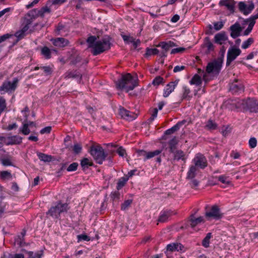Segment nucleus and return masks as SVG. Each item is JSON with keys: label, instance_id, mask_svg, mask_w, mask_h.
Listing matches in <instances>:
<instances>
[{"label": "nucleus", "instance_id": "nucleus-13", "mask_svg": "<svg viewBox=\"0 0 258 258\" xmlns=\"http://www.w3.org/2000/svg\"><path fill=\"white\" fill-rule=\"evenodd\" d=\"M230 30L231 31L230 36L233 38H236L240 35L242 28L240 27V24L236 22L230 26Z\"/></svg>", "mask_w": 258, "mask_h": 258}, {"label": "nucleus", "instance_id": "nucleus-20", "mask_svg": "<svg viewBox=\"0 0 258 258\" xmlns=\"http://www.w3.org/2000/svg\"><path fill=\"white\" fill-rule=\"evenodd\" d=\"M188 222L189 223L190 226L192 228H194L195 226H196L198 224L201 223L202 222H204V219L203 218V217L202 216H200L197 218H196L194 216V214H191L190 216Z\"/></svg>", "mask_w": 258, "mask_h": 258}, {"label": "nucleus", "instance_id": "nucleus-9", "mask_svg": "<svg viewBox=\"0 0 258 258\" xmlns=\"http://www.w3.org/2000/svg\"><path fill=\"white\" fill-rule=\"evenodd\" d=\"M241 50L234 47L230 48L227 52V58L226 65L229 66L231 62L233 61L241 53Z\"/></svg>", "mask_w": 258, "mask_h": 258}, {"label": "nucleus", "instance_id": "nucleus-61", "mask_svg": "<svg viewBox=\"0 0 258 258\" xmlns=\"http://www.w3.org/2000/svg\"><path fill=\"white\" fill-rule=\"evenodd\" d=\"M218 179L220 181H221L222 183L224 184H228L230 182L228 178L224 176H220L218 177Z\"/></svg>", "mask_w": 258, "mask_h": 258}, {"label": "nucleus", "instance_id": "nucleus-1", "mask_svg": "<svg viewBox=\"0 0 258 258\" xmlns=\"http://www.w3.org/2000/svg\"><path fill=\"white\" fill-rule=\"evenodd\" d=\"M95 36H91L87 39L88 48H91V52L94 55H97L110 48V38L108 36L96 40Z\"/></svg>", "mask_w": 258, "mask_h": 258}, {"label": "nucleus", "instance_id": "nucleus-52", "mask_svg": "<svg viewBox=\"0 0 258 258\" xmlns=\"http://www.w3.org/2000/svg\"><path fill=\"white\" fill-rule=\"evenodd\" d=\"M82 149V147L81 144L79 143H75L73 147V150L75 154L80 153Z\"/></svg>", "mask_w": 258, "mask_h": 258}, {"label": "nucleus", "instance_id": "nucleus-8", "mask_svg": "<svg viewBox=\"0 0 258 258\" xmlns=\"http://www.w3.org/2000/svg\"><path fill=\"white\" fill-rule=\"evenodd\" d=\"M239 11L245 15L250 14L254 8V4L252 2H240L238 4Z\"/></svg>", "mask_w": 258, "mask_h": 258}, {"label": "nucleus", "instance_id": "nucleus-17", "mask_svg": "<svg viewBox=\"0 0 258 258\" xmlns=\"http://www.w3.org/2000/svg\"><path fill=\"white\" fill-rule=\"evenodd\" d=\"M235 2L234 0H221L219 5L221 6H225L231 13L234 12Z\"/></svg>", "mask_w": 258, "mask_h": 258}, {"label": "nucleus", "instance_id": "nucleus-25", "mask_svg": "<svg viewBox=\"0 0 258 258\" xmlns=\"http://www.w3.org/2000/svg\"><path fill=\"white\" fill-rule=\"evenodd\" d=\"M47 6L48 5H46V6L42 8L39 10L37 9L33 10V11L36 15V17H43L45 13H49L50 12V10L48 8Z\"/></svg>", "mask_w": 258, "mask_h": 258}, {"label": "nucleus", "instance_id": "nucleus-21", "mask_svg": "<svg viewBox=\"0 0 258 258\" xmlns=\"http://www.w3.org/2000/svg\"><path fill=\"white\" fill-rule=\"evenodd\" d=\"M52 41L54 45L59 47H63L67 46L69 43L68 40L63 38H57Z\"/></svg>", "mask_w": 258, "mask_h": 258}, {"label": "nucleus", "instance_id": "nucleus-33", "mask_svg": "<svg viewBox=\"0 0 258 258\" xmlns=\"http://www.w3.org/2000/svg\"><path fill=\"white\" fill-rule=\"evenodd\" d=\"M183 124L182 122H178L176 124H175L174 126L172 127L171 128L165 131V135H171L173 133H174L175 132L177 131L179 129V127L180 125H181Z\"/></svg>", "mask_w": 258, "mask_h": 258}, {"label": "nucleus", "instance_id": "nucleus-11", "mask_svg": "<svg viewBox=\"0 0 258 258\" xmlns=\"http://www.w3.org/2000/svg\"><path fill=\"white\" fill-rule=\"evenodd\" d=\"M175 213L171 210H162L160 214V215L158 219V222L160 223L167 222L169 219L173 215H175Z\"/></svg>", "mask_w": 258, "mask_h": 258}, {"label": "nucleus", "instance_id": "nucleus-48", "mask_svg": "<svg viewBox=\"0 0 258 258\" xmlns=\"http://www.w3.org/2000/svg\"><path fill=\"white\" fill-rule=\"evenodd\" d=\"M67 77L68 78H79L80 79H81L82 75L81 74L77 71L75 72H70L68 73L67 75Z\"/></svg>", "mask_w": 258, "mask_h": 258}, {"label": "nucleus", "instance_id": "nucleus-39", "mask_svg": "<svg viewBox=\"0 0 258 258\" xmlns=\"http://www.w3.org/2000/svg\"><path fill=\"white\" fill-rule=\"evenodd\" d=\"M196 171L197 167L195 165L191 166L187 172V178H193L196 175Z\"/></svg>", "mask_w": 258, "mask_h": 258}, {"label": "nucleus", "instance_id": "nucleus-16", "mask_svg": "<svg viewBox=\"0 0 258 258\" xmlns=\"http://www.w3.org/2000/svg\"><path fill=\"white\" fill-rule=\"evenodd\" d=\"M230 90L233 93L242 92L244 91V86L240 83L235 80L230 86Z\"/></svg>", "mask_w": 258, "mask_h": 258}, {"label": "nucleus", "instance_id": "nucleus-5", "mask_svg": "<svg viewBox=\"0 0 258 258\" xmlns=\"http://www.w3.org/2000/svg\"><path fill=\"white\" fill-rule=\"evenodd\" d=\"M89 152L94 159L99 164H102L107 156L102 147L99 145L91 146Z\"/></svg>", "mask_w": 258, "mask_h": 258}, {"label": "nucleus", "instance_id": "nucleus-34", "mask_svg": "<svg viewBox=\"0 0 258 258\" xmlns=\"http://www.w3.org/2000/svg\"><path fill=\"white\" fill-rule=\"evenodd\" d=\"M128 180V177H122L120 179H119L116 188L117 189H121L123 186H124L126 182V181Z\"/></svg>", "mask_w": 258, "mask_h": 258}, {"label": "nucleus", "instance_id": "nucleus-4", "mask_svg": "<svg viewBox=\"0 0 258 258\" xmlns=\"http://www.w3.org/2000/svg\"><path fill=\"white\" fill-rule=\"evenodd\" d=\"M222 63L223 58L222 57H218L217 59L208 63L206 68V73L204 74L203 77V79L206 83L211 79L209 78V74L213 73L216 75L219 74Z\"/></svg>", "mask_w": 258, "mask_h": 258}, {"label": "nucleus", "instance_id": "nucleus-10", "mask_svg": "<svg viewBox=\"0 0 258 258\" xmlns=\"http://www.w3.org/2000/svg\"><path fill=\"white\" fill-rule=\"evenodd\" d=\"M195 166L201 169L205 168L207 166V162L205 156L201 154H197L193 159Z\"/></svg>", "mask_w": 258, "mask_h": 258}, {"label": "nucleus", "instance_id": "nucleus-29", "mask_svg": "<svg viewBox=\"0 0 258 258\" xmlns=\"http://www.w3.org/2000/svg\"><path fill=\"white\" fill-rule=\"evenodd\" d=\"M173 153L174 154V160L177 161L180 159L185 160V154L182 151L180 150H175Z\"/></svg>", "mask_w": 258, "mask_h": 258}, {"label": "nucleus", "instance_id": "nucleus-43", "mask_svg": "<svg viewBox=\"0 0 258 258\" xmlns=\"http://www.w3.org/2000/svg\"><path fill=\"white\" fill-rule=\"evenodd\" d=\"M162 151L159 150H156L152 152H149L147 153V156H146L147 159H149L155 156H158L161 153Z\"/></svg>", "mask_w": 258, "mask_h": 258}, {"label": "nucleus", "instance_id": "nucleus-63", "mask_svg": "<svg viewBox=\"0 0 258 258\" xmlns=\"http://www.w3.org/2000/svg\"><path fill=\"white\" fill-rule=\"evenodd\" d=\"M122 37L123 40L126 42H131L134 41V38L133 37H130L127 35H122Z\"/></svg>", "mask_w": 258, "mask_h": 258}, {"label": "nucleus", "instance_id": "nucleus-47", "mask_svg": "<svg viewBox=\"0 0 258 258\" xmlns=\"http://www.w3.org/2000/svg\"><path fill=\"white\" fill-rule=\"evenodd\" d=\"M178 247V243H173L171 244H169L167 245L166 249L167 250L170 251H177Z\"/></svg>", "mask_w": 258, "mask_h": 258}, {"label": "nucleus", "instance_id": "nucleus-53", "mask_svg": "<svg viewBox=\"0 0 258 258\" xmlns=\"http://www.w3.org/2000/svg\"><path fill=\"white\" fill-rule=\"evenodd\" d=\"M77 239L78 241H81L82 240L89 241L91 240L90 237L86 235V234H82L78 235L77 236Z\"/></svg>", "mask_w": 258, "mask_h": 258}, {"label": "nucleus", "instance_id": "nucleus-38", "mask_svg": "<svg viewBox=\"0 0 258 258\" xmlns=\"http://www.w3.org/2000/svg\"><path fill=\"white\" fill-rule=\"evenodd\" d=\"M190 93V89L186 86H184L183 87L182 98L189 100L191 98V96L189 95Z\"/></svg>", "mask_w": 258, "mask_h": 258}, {"label": "nucleus", "instance_id": "nucleus-59", "mask_svg": "<svg viewBox=\"0 0 258 258\" xmlns=\"http://www.w3.org/2000/svg\"><path fill=\"white\" fill-rule=\"evenodd\" d=\"M163 80V78L160 76L156 77L153 81L152 83L154 85H159Z\"/></svg>", "mask_w": 258, "mask_h": 258}, {"label": "nucleus", "instance_id": "nucleus-18", "mask_svg": "<svg viewBox=\"0 0 258 258\" xmlns=\"http://www.w3.org/2000/svg\"><path fill=\"white\" fill-rule=\"evenodd\" d=\"M228 39V37L225 32L222 31L216 34L214 37V41L219 44H222Z\"/></svg>", "mask_w": 258, "mask_h": 258}, {"label": "nucleus", "instance_id": "nucleus-35", "mask_svg": "<svg viewBox=\"0 0 258 258\" xmlns=\"http://www.w3.org/2000/svg\"><path fill=\"white\" fill-rule=\"evenodd\" d=\"M212 233H208L207 234L205 237L203 239L202 242V245L205 248H208L209 247L210 244V239L212 237Z\"/></svg>", "mask_w": 258, "mask_h": 258}, {"label": "nucleus", "instance_id": "nucleus-49", "mask_svg": "<svg viewBox=\"0 0 258 258\" xmlns=\"http://www.w3.org/2000/svg\"><path fill=\"white\" fill-rule=\"evenodd\" d=\"M41 53L46 58L50 57V50L47 47H44L41 49Z\"/></svg>", "mask_w": 258, "mask_h": 258}, {"label": "nucleus", "instance_id": "nucleus-54", "mask_svg": "<svg viewBox=\"0 0 258 258\" xmlns=\"http://www.w3.org/2000/svg\"><path fill=\"white\" fill-rule=\"evenodd\" d=\"M66 0H49L47 2V5H60Z\"/></svg>", "mask_w": 258, "mask_h": 258}, {"label": "nucleus", "instance_id": "nucleus-6", "mask_svg": "<svg viewBox=\"0 0 258 258\" xmlns=\"http://www.w3.org/2000/svg\"><path fill=\"white\" fill-rule=\"evenodd\" d=\"M18 82V80L17 78H14L12 82L8 81L4 82L0 87V94L14 92L17 87Z\"/></svg>", "mask_w": 258, "mask_h": 258}, {"label": "nucleus", "instance_id": "nucleus-28", "mask_svg": "<svg viewBox=\"0 0 258 258\" xmlns=\"http://www.w3.org/2000/svg\"><path fill=\"white\" fill-rule=\"evenodd\" d=\"M189 83L191 85H195L197 86H200L202 83V80L200 76L198 74L195 75L191 78Z\"/></svg>", "mask_w": 258, "mask_h": 258}, {"label": "nucleus", "instance_id": "nucleus-60", "mask_svg": "<svg viewBox=\"0 0 258 258\" xmlns=\"http://www.w3.org/2000/svg\"><path fill=\"white\" fill-rule=\"evenodd\" d=\"M117 153L120 156L124 157L126 155V151L124 149H123L122 147H120L118 148L117 150Z\"/></svg>", "mask_w": 258, "mask_h": 258}, {"label": "nucleus", "instance_id": "nucleus-31", "mask_svg": "<svg viewBox=\"0 0 258 258\" xmlns=\"http://www.w3.org/2000/svg\"><path fill=\"white\" fill-rule=\"evenodd\" d=\"M37 156L41 161L45 162H49L52 160V156L51 155H46L41 153H38Z\"/></svg>", "mask_w": 258, "mask_h": 258}, {"label": "nucleus", "instance_id": "nucleus-45", "mask_svg": "<svg viewBox=\"0 0 258 258\" xmlns=\"http://www.w3.org/2000/svg\"><path fill=\"white\" fill-rule=\"evenodd\" d=\"M159 53V50L157 48H149L146 49L145 55L146 56H150L151 55L157 54Z\"/></svg>", "mask_w": 258, "mask_h": 258}, {"label": "nucleus", "instance_id": "nucleus-26", "mask_svg": "<svg viewBox=\"0 0 258 258\" xmlns=\"http://www.w3.org/2000/svg\"><path fill=\"white\" fill-rule=\"evenodd\" d=\"M21 251L24 252L28 255V258H41L43 255V251H41L40 253L37 252L34 253L33 251H27L25 249H22Z\"/></svg>", "mask_w": 258, "mask_h": 258}, {"label": "nucleus", "instance_id": "nucleus-41", "mask_svg": "<svg viewBox=\"0 0 258 258\" xmlns=\"http://www.w3.org/2000/svg\"><path fill=\"white\" fill-rule=\"evenodd\" d=\"M0 177L3 180L11 179L12 175L11 173L8 171H3L1 172Z\"/></svg>", "mask_w": 258, "mask_h": 258}, {"label": "nucleus", "instance_id": "nucleus-64", "mask_svg": "<svg viewBox=\"0 0 258 258\" xmlns=\"http://www.w3.org/2000/svg\"><path fill=\"white\" fill-rule=\"evenodd\" d=\"M158 113V109L157 108H154L153 109V111L152 113V115L151 117L149 118L150 121H153L155 117H156Z\"/></svg>", "mask_w": 258, "mask_h": 258}, {"label": "nucleus", "instance_id": "nucleus-15", "mask_svg": "<svg viewBox=\"0 0 258 258\" xmlns=\"http://www.w3.org/2000/svg\"><path fill=\"white\" fill-rule=\"evenodd\" d=\"M250 112H258V101L254 99L247 98V108Z\"/></svg>", "mask_w": 258, "mask_h": 258}, {"label": "nucleus", "instance_id": "nucleus-32", "mask_svg": "<svg viewBox=\"0 0 258 258\" xmlns=\"http://www.w3.org/2000/svg\"><path fill=\"white\" fill-rule=\"evenodd\" d=\"M92 165L93 163L88 158H85L81 161V166L83 170H85L88 168L89 166H91Z\"/></svg>", "mask_w": 258, "mask_h": 258}, {"label": "nucleus", "instance_id": "nucleus-62", "mask_svg": "<svg viewBox=\"0 0 258 258\" xmlns=\"http://www.w3.org/2000/svg\"><path fill=\"white\" fill-rule=\"evenodd\" d=\"M185 50V48L183 47H179L176 48L172 49L171 51V54H175L177 53L182 52Z\"/></svg>", "mask_w": 258, "mask_h": 258}, {"label": "nucleus", "instance_id": "nucleus-7", "mask_svg": "<svg viewBox=\"0 0 258 258\" xmlns=\"http://www.w3.org/2000/svg\"><path fill=\"white\" fill-rule=\"evenodd\" d=\"M205 216L209 220L210 218L218 220L221 219L223 216V214L220 211L219 207L216 205H213L211 207L209 211L205 213Z\"/></svg>", "mask_w": 258, "mask_h": 258}, {"label": "nucleus", "instance_id": "nucleus-19", "mask_svg": "<svg viewBox=\"0 0 258 258\" xmlns=\"http://www.w3.org/2000/svg\"><path fill=\"white\" fill-rule=\"evenodd\" d=\"M6 144L7 145L20 144L22 141V138L19 136L9 137L6 139Z\"/></svg>", "mask_w": 258, "mask_h": 258}, {"label": "nucleus", "instance_id": "nucleus-12", "mask_svg": "<svg viewBox=\"0 0 258 258\" xmlns=\"http://www.w3.org/2000/svg\"><path fill=\"white\" fill-rule=\"evenodd\" d=\"M119 114L121 118L130 121L133 120L137 117V114L126 110L123 107H120L119 109Z\"/></svg>", "mask_w": 258, "mask_h": 258}, {"label": "nucleus", "instance_id": "nucleus-51", "mask_svg": "<svg viewBox=\"0 0 258 258\" xmlns=\"http://www.w3.org/2000/svg\"><path fill=\"white\" fill-rule=\"evenodd\" d=\"M253 42V39L252 38H249L246 41L243 42L241 47L243 49L247 48Z\"/></svg>", "mask_w": 258, "mask_h": 258}, {"label": "nucleus", "instance_id": "nucleus-50", "mask_svg": "<svg viewBox=\"0 0 258 258\" xmlns=\"http://www.w3.org/2000/svg\"><path fill=\"white\" fill-rule=\"evenodd\" d=\"M39 69H42L46 75H49L51 73V69L49 66H43L40 67H36L35 68V70H37Z\"/></svg>", "mask_w": 258, "mask_h": 258}, {"label": "nucleus", "instance_id": "nucleus-2", "mask_svg": "<svg viewBox=\"0 0 258 258\" xmlns=\"http://www.w3.org/2000/svg\"><path fill=\"white\" fill-rule=\"evenodd\" d=\"M69 203L67 201L63 202L62 200H58L53 203L52 205L46 212L47 217H51L54 219H59L62 213H67L70 210Z\"/></svg>", "mask_w": 258, "mask_h": 258}, {"label": "nucleus", "instance_id": "nucleus-23", "mask_svg": "<svg viewBox=\"0 0 258 258\" xmlns=\"http://www.w3.org/2000/svg\"><path fill=\"white\" fill-rule=\"evenodd\" d=\"M35 17H36V15L33 10L30 11L24 18L23 25H26L29 26L30 24L32 23L33 19H34Z\"/></svg>", "mask_w": 258, "mask_h": 258}, {"label": "nucleus", "instance_id": "nucleus-42", "mask_svg": "<svg viewBox=\"0 0 258 258\" xmlns=\"http://www.w3.org/2000/svg\"><path fill=\"white\" fill-rule=\"evenodd\" d=\"M26 230L25 229H23L20 233V234L17 235V237L15 238V242L18 244V242H19V241L25 240L24 237L26 235Z\"/></svg>", "mask_w": 258, "mask_h": 258}, {"label": "nucleus", "instance_id": "nucleus-40", "mask_svg": "<svg viewBox=\"0 0 258 258\" xmlns=\"http://www.w3.org/2000/svg\"><path fill=\"white\" fill-rule=\"evenodd\" d=\"M217 127V124L214 122L212 120H209L206 123L205 128L208 130H215Z\"/></svg>", "mask_w": 258, "mask_h": 258}, {"label": "nucleus", "instance_id": "nucleus-56", "mask_svg": "<svg viewBox=\"0 0 258 258\" xmlns=\"http://www.w3.org/2000/svg\"><path fill=\"white\" fill-rule=\"evenodd\" d=\"M213 24H214V28L215 30L216 31L220 30V29H221L223 28V27L224 26L223 23L222 21L215 22V23H214Z\"/></svg>", "mask_w": 258, "mask_h": 258}, {"label": "nucleus", "instance_id": "nucleus-55", "mask_svg": "<svg viewBox=\"0 0 258 258\" xmlns=\"http://www.w3.org/2000/svg\"><path fill=\"white\" fill-rule=\"evenodd\" d=\"M78 166V164L76 162H74L68 166L67 170L69 172L76 171L77 169Z\"/></svg>", "mask_w": 258, "mask_h": 258}, {"label": "nucleus", "instance_id": "nucleus-58", "mask_svg": "<svg viewBox=\"0 0 258 258\" xmlns=\"http://www.w3.org/2000/svg\"><path fill=\"white\" fill-rule=\"evenodd\" d=\"M15 36L18 38L17 41H18L21 39L23 38L25 35V33L21 30L16 32Z\"/></svg>", "mask_w": 258, "mask_h": 258}, {"label": "nucleus", "instance_id": "nucleus-24", "mask_svg": "<svg viewBox=\"0 0 258 258\" xmlns=\"http://www.w3.org/2000/svg\"><path fill=\"white\" fill-rule=\"evenodd\" d=\"M203 46L207 48V50L206 51V53H209L211 51H213L214 50V47L212 43V42L210 41V39L209 37H206L204 39V43L203 44Z\"/></svg>", "mask_w": 258, "mask_h": 258}, {"label": "nucleus", "instance_id": "nucleus-36", "mask_svg": "<svg viewBox=\"0 0 258 258\" xmlns=\"http://www.w3.org/2000/svg\"><path fill=\"white\" fill-rule=\"evenodd\" d=\"M28 126L29 124L27 120H25L22 127L20 128V131L25 135H28L30 132V130L28 128Z\"/></svg>", "mask_w": 258, "mask_h": 258}, {"label": "nucleus", "instance_id": "nucleus-14", "mask_svg": "<svg viewBox=\"0 0 258 258\" xmlns=\"http://www.w3.org/2000/svg\"><path fill=\"white\" fill-rule=\"evenodd\" d=\"M179 81V80H176L175 81L170 82L166 85L164 90L163 96L164 97H167L174 91Z\"/></svg>", "mask_w": 258, "mask_h": 258}, {"label": "nucleus", "instance_id": "nucleus-37", "mask_svg": "<svg viewBox=\"0 0 258 258\" xmlns=\"http://www.w3.org/2000/svg\"><path fill=\"white\" fill-rule=\"evenodd\" d=\"M236 107L246 110L247 108V99L246 100H240L236 103Z\"/></svg>", "mask_w": 258, "mask_h": 258}, {"label": "nucleus", "instance_id": "nucleus-3", "mask_svg": "<svg viewBox=\"0 0 258 258\" xmlns=\"http://www.w3.org/2000/svg\"><path fill=\"white\" fill-rule=\"evenodd\" d=\"M116 86L118 89L124 90L128 92L133 90L137 86V82L130 74H127L122 75L121 78L116 82Z\"/></svg>", "mask_w": 258, "mask_h": 258}, {"label": "nucleus", "instance_id": "nucleus-22", "mask_svg": "<svg viewBox=\"0 0 258 258\" xmlns=\"http://www.w3.org/2000/svg\"><path fill=\"white\" fill-rule=\"evenodd\" d=\"M176 46L175 43L171 41H169L168 42H161L158 45V47H161L162 49H163L164 51L168 52L170 48H172L174 46Z\"/></svg>", "mask_w": 258, "mask_h": 258}, {"label": "nucleus", "instance_id": "nucleus-46", "mask_svg": "<svg viewBox=\"0 0 258 258\" xmlns=\"http://www.w3.org/2000/svg\"><path fill=\"white\" fill-rule=\"evenodd\" d=\"M133 202L132 199H128L127 200H125L124 202L121 205V210H125L128 208L130 206L131 204Z\"/></svg>", "mask_w": 258, "mask_h": 258}, {"label": "nucleus", "instance_id": "nucleus-30", "mask_svg": "<svg viewBox=\"0 0 258 258\" xmlns=\"http://www.w3.org/2000/svg\"><path fill=\"white\" fill-rule=\"evenodd\" d=\"M178 140L175 137L169 141V151L171 153H174V151H175L176 146Z\"/></svg>", "mask_w": 258, "mask_h": 258}, {"label": "nucleus", "instance_id": "nucleus-44", "mask_svg": "<svg viewBox=\"0 0 258 258\" xmlns=\"http://www.w3.org/2000/svg\"><path fill=\"white\" fill-rule=\"evenodd\" d=\"M6 101L5 99L0 96V115L6 109Z\"/></svg>", "mask_w": 258, "mask_h": 258}, {"label": "nucleus", "instance_id": "nucleus-57", "mask_svg": "<svg viewBox=\"0 0 258 258\" xmlns=\"http://www.w3.org/2000/svg\"><path fill=\"white\" fill-rule=\"evenodd\" d=\"M248 144L251 148H254L256 146L257 141L255 138H251L249 140Z\"/></svg>", "mask_w": 258, "mask_h": 258}, {"label": "nucleus", "instance_id": "nucleus-27", "mask_svg": "<svg viewBox=\"0 0 258 258\" xmlns=\"http://www.w3.org/2000/svg\"><path fill=\"white\" fill-rule=\"evenodd\" d=\"M257 14L255 15L252 16L249 19H247L244 21L245 23L249 22L248 25V28L252 29V28L255 23V20L258 19V8L256 10Z\"/></svg>", "mask_w": 258, "mask_h": 258}]
</instances>
